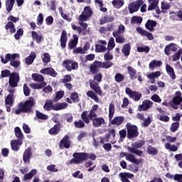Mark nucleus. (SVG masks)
Here are the masks:
<instances>
[{
    "instance_id": "nucleus-1",
    "label": "nucleus",
    "mask_w": 182,
    "mask_h": 182,
    "mask_svg": "<svg viewBox=\"0 0 182 182\" xmlns=\"http://www.w3.org/2000/svg\"><path fill=\"white\" fill-rule=\"evenodd\" d=\"M92 74L94 75L93 80H89L90 87L92 90L87 92V97H90L92 100H95L96 103H99L98 96H103V91H102V87L99 85V83H100L102 79H103V75L100 73Z\"/></svg>"
},
{
    "instance_id": "nucleus-2",
    "label": "nucleus",
    "mask_w": 182,
    "mask_h": 182,
    "mask_svg": "<svg viewBox=\"0 0 182 182\" xmlns=\"http://www.w3.org/2000/svg\"><path fill=\"white\" fill-rule=\"evenodd\" d=\"M73 158L70 159L69 164H80L87 160H96V155L95 154H87L85 152H75L73 154Z\"/></svg>"
},
{
    "instance_id": "nucleus-3",
    "label": "nucleus",
    "mask_w": 182,
    "mask_h": 182,
    "mask_svg": "<svg viewBox=\"0 0 182 182\" xmlns=\"http://www.w3.org/2000/svg\"><path fill=\"white\" fill-rule=\"evenodd\" d=\"M36 102L33 100H27L24 102H21L17 105L18 109L14 111L15 114L21 113H32V108Z\"/></svg>"
},
{
    "instance_id": "nucleus-4",
    "label": "nucleus",
    "mask_w": 182,
    "mask_h": 182,
    "mask_svg": "<svg viewBox=\"0 0 182 182\" xmlns=\"http://www.w3.org/2000/svg\"><path fill=\"white\" fill-rule=\"evenodd\" d=\"M1 63L4 65L6 64L7 62H10L11 66L13 68H19L21 66V60H16L17 58H19V54L17 53H7L5 55V58L3 56H1Z\"/></svg>"
},
{
    "instance_id": "nucleus-5",
    "label": "nucleus",
    "mask_w": 182,
    "mask_h": 182,
    "mask_svg": "<svg viewBox=\"0 0 182 182\" xmlns=\"http://www.w3.org/2000/svg\"><path fill=\"white\" fill-rule=\"evenodd\" d=\"M126 31V27L123 24H120L118 27V30H115L112 33V36L115 38V42L117 43H124L126 42V38L123 33Z\"/></svg>"
},
{
    "instance_id": "nucleus-6",
    "label": "nucleus",
    "mask_w": 182,
    "mask_h": 182,
    "mask_svg": "<svg viewBox=\"0 0 182 182\" xmlns=\"http://www.w3.org/2000/svg\"><path fill=\"white\" fill-rule=\"evenodd\" d=\"M126 129L127 132V137L129 140L132 139H136V137H139V127L136 125L132 124L130 122H127L126 124Z\"/></svg>"
},
{
    "instance_id": "nucleus-7",
    "label": "nucleus",
    "mask_w": 182,
    "mask_h": 182,
    "mask_svg": "<svg viewBox=\"0 0 182 182\" xmlns=\"http://www.w3.org/2000/svg\"><path fill=\"white\" fill-rule=\"evenodd\" d=\"M93 15V10L90 6H87L84 8V11L78 17V21H82V22H86L92 18Z\"/></svg>"
},
{
    "instance_id": "nucleus-8",
    "label": "nucleus",
    "mask_w": 182,
    "mask_h": 182,
    "mask_svg": "<svg viewBox=\"0 0 182 182\" xmlns=\"http://www.w3.org/2000/svg\"><path fill=\"white\" fill-rule=\"evenodd\" d=\"M78 23L80 26H77L75 24H71L72 29H73V31H77V33L79 35H82V34L83 36L86 35L85 31L87 29V26H88L87 23L82 22L80 20H78Z\"/></svg>"
},
{
    "instance_id": "nucleus-9",
    "label": "nucleus",
    "mask_w": 182,
    "mask_h": 182,
    "mask_svg": "<svg viewBox=\"0 0 182 182\" xmlns=\"http://www.w3.org/2000/svg\"><path fill=\"white\" fill-rule=\"evenodd\" d=\"M21 80V77L19 76V73L13 72L10 75L9 83L11 87H18V83Z\"/></svg>"
},
{
    "instance_id": "nucleus-10",
    "label": "nucleus",
    "mask_w": 182,
    "mask_h": 182,
    "mask_svg": "<svg viewBox=\"0 0 182 182\" xmlns=\"http://www.w3.org/2000/svg\"><path fill=\"white\" fill-rule=\"evenodd\" d=\"M63 68H65L68 72H72V70H76L79 65L77 62H72V60H65L63 62Z\"/></svg>"
},
{
    "instance_id": "nucleus-11",
    "label": "nucleus",
    "mask_w": 182,
    "mask_h": 182,
    "mask_svg": "<svg viewBox=\"0 0 182 182\" xmlns=\"http://www.w3.org/2000/svg\"><path fill=\"white\" fill-rule=\"evenodd\" d=\"M143 4H144L143 0H136L129 4L128 6L129 14H134V12H137Z\"/></svg>"
},
{
    "instance_id": "nucleus-12",
    "label": "nucleus",
    "mask_w": 182,
    "mask_h": 182,
    "mask_svg": "<svg viewBox=\"0 0 182 182\" xmlns=\"http://www.w3.org/2000/svg\"><path fill=\"white\" fill-rule=\"evenodd\" d=\"M125 93L128 95V96L134 100V102H139L140 99H141V93L136 91L132 90V89L127 87L125 89Z\"/></svg>"
},
{
    "instance_id": "nucleus-13",
    "label": "nucleus",
    "mask_w": 182,
    "mask_h": 182,
    "mask_svg": "<svg viewBox=\"0 0 182 182\" xmlns=\"http://www.w3.org/2000/svg\"><path fill=\"white\" fill-rule=\"evenodd\" d=\"M14 102L15 96L14 95V94H9L6 96L4 102L6 112H8V113H11V108L12 107V106H14Z\"/></svg>"
},
{
    "instance_id": "nucleus-14",
    "label": "nucleus",
    "mask_w": 182,
    "mask_h": 182,
    "mask_svg": "<svg viewBox=\"0 0 182 182\" xmlns=\"http://www.w3.org/2000/svg\"><path fill=\"white\" fill-rule=\"evenodd\" d=\"M148 2L149 4L148 6V11H153V9H155L157 15H160V14H161V10L159 9V0H148Z\"/></svg>"
},
{
    "instance_id": "nucleus-15",
    "label": "nucleus",
    "mask_w": 182,
    "mask_h": 182,
    "mask_svg": "<svg viewBox=\"0 0 182 182\" xmlns=\"http://www.w3.org/2000/svg\"><path fill=\"white\" fill-rule=\"evenodd\" d=\"M32 148L31 146L26 148L23 154V161L25 164H31V159L32 158Z\"/></svg>"
},
{
    "instance_id": "nucleus-16",
    "label": "nucleus",
    "mask_w": 182,
    "mask_h": 182,
    "mask_svg": "<svg viewBox=\"0 0 182 182\" xmlns=\"http://www.w3.org/2000/svg\"><path fill=\"white\" fill-rule=\"evenodd\" d=\"M151 106H153V102L144 100L142 102V105H139L138 110L139 112H146V110H149Z\"/></svg>"
},
{
    "instance_id": "nucleus-17",
    "label": "nucleus",
    "mask_w": 182,
    "mask_h": 182,
    "mask_svg": "<svg viewBox=\"0 0 182 182\" xmlns=\"http://www.w3.org/2000/svg\"><path fill=\"white\" fill-rule=\"evenodd\" d=\"M100 65H102V61L95 60L90 65V72H91V73H99V69L102 68Z\"/></svg>"
},
{
    "instance_id": "nucleus-18",
    "label": "nucleus",
    "mask_w": 182,
    "mask_h": 182,
    "mask_svg": "<svg viewBox=\"0 0 182 182\" xmlns=\"http://www.w3.org/2000/svg\"><path fill=\"white\" fill-rule=\"evenodd\" d=\"M70 140H69V136L65 135L60 141L59 143V147L60 149H69L70 147Z\"/></svg>"
},
{
    "instance_id": "nucleus-19",
    "label": "nucleus",
    "mask_w": 182,
    "mask_h": 182,
    "mask_svg": "<svg viewBox=\"0 0 182 182\" xmlns=\"http://www.w3.org/2000/svg\"><path fill=\"white\" fill-rule=\"evenodd\" d=\"M170 50L171 52H177V44L171 43L168 45L166 46L164 48L165 55H166L167 56H170L171 53Z\"/></svg>"
},
{
    "instance_id": "nucleus-20",
    "label": "nucleus",
    "mask_w": 182,
    "mask_h": 182,
    "mask_svg": "<svg viewBox=\"0 0 182 182\" xmlns=\"http://www.w3.org/2000/svg\"><path fill=\"white\" fill-rule=\"evenodd\" d=\"M40 72L43 75H49L50 76H52V77H56V76H58L57 72L52 68H43Z\"/></svg>"
},
{
    "instance_id": "nucleus-21",
    "label": "nucleus",
    "mask_w": 182,
    "mask_h": 182,
    "mask_svg": "<svg viewBox=\"0 0 182 182\" xmlns=\"http://www.w3.org/2000/svg\"><path fill=\"white\" fill-rule=\"evenodd\" d=\"M73 39L70 40L68 43V49H75L77 46V43L79 42V37L76 34H73Z\"/></svg>"
},
{
    "instance_id": "nucleus-22",
    "label": "nucleus",
    "mask_w": 182,
    "mask_h": 182,
    "mask_svg": "<svg viewBox=\"0 0 182 182\" xmlns=\"http://www.w3.org/2000/svg\"><path fill=\"white\" fill-rule=\"evenodd\" d=\"M60 42L61 48H66V43L68 42V33L65 30H63L61 33Z\"/></svg>"
},
{
    "instance_id": "nucleus-23",
    "label": "nucleus",
    "mask_w": 182,
    "mask_h": 182,
    "mask_svg": "<svg viewBox=\"0 0 182 182\" xmlns=\"http://www.w3.org/2000/svg\"><path fill=\"white\" fill-rule=\"evenodd\" d=\"M166 73L168 75V76L172 79V80H176V73L174 72V68L171 67V65L166 64Z\"/></svg>"
},
{
    "instance_id": "nucleus-24",
    "label": "nucleus",
    "mask_w": 182,
    "mask_h": 182,
    "mask_svg": "<svg viewBox=\"0 0 182 182\" xmlns=\"http://www.w3.org/2000/svg\"><path fill=\"white\" fill-rule=\"evenodd\" d=\"M127 73L129 75L131 80H136L137 79V70L132 66L127 67Z\"/></svg>"
},
{
    "instance_id": "nucleus-25",
    "label": "nucleus",
    "mask_w": 182,
    "mask_h": 182,
    "mask_svg": "<svg viewBox=\"0 0 182 182\" xmlns=\"http://www.w3.org/2000/svg\"><path fill=\"white\" fill-rule=\"evenodd\" d=\"M48 133L50 136H57V134H59L60 133V123L55 124L53 127L48 130Z\"/></svg>"
},
{
    "instance_id": "nucleus-26",
    "label": "nucleus",
    "mask_w": 182,
    "mask_h": 182,
    "mask_svg": "<svg viewBox=\"0 0 182 182\" xmlns=\"http://www.w3.org/2000/svg\"><path fill=\"white\" fill-rule=\"evenodd\" d=\"M156 26H157V21L154 20H148L145 24L146 29H148L150 32H153Z\"/></svg>"
},
{
    "instance_id": "nucleus-27",
    "label": "nucleus",
    "mask_w": 182,
    "mask_h": 182,
    "mask_svg": "<svg viewBox=\"0 0 182 182\" xmlns=\"http://www.w3.org/2000/svg\"><path fill=\"white\" fill-rule=\"evenodd\" d=\"M105 123L103 117H96L92 119V125L94 127H101L102 124H105Z\"/></svg>"
},
{
    "instance_id": "nucleus-28",
    "label": "nucleus",
    "mask_w": 182,
    "mask_h": 182,
    "mask_svg": "<svg viewBox=\"0 0 182 182\" xmlns=\"http://www.w3.org/2000/svg\"><path fill=\"white\" fill-rule=\"evenodd\" d=\"M19 146H22V141L21 140H11V147L14 151H18L20 149Z\"/></svg>"
},
{
    "instance_id": "nucleus-29",
    "label": "nucleus",
    "mask_w": 182,
    "mask_h": 182,
    "mask_svg": "<svg viewBox=\"0 0 182 182\" xmlns=\"http://www.w3.org/2000/svg\"><path fill=\"white\" fill-rule=\"evenodd\" d=\"M111 22H114V17L106 15L100 20V25H105V23H110Z\"/></svg>"
},
{
    "instance_id": "nucleus-30",
    "label": "nucleus",
    "mask_w": 182,
    "mask_h": 182,
    "mask_svg": "<svg viewBox=\"0 0 182 182\" xmlns=\"http://www.w3.org/2000/svg\"><path fill=\"white\" fill-rule=\"evenodd\" d=\"M68 107V103L66 102H58L55 105L53 104V110L58 112L59 110H63Z\"/></svg>"
},
{
    "instance_id": "nucleus-31",
    "label": "nucleus",
    "mask_w": 182,
    "mask_h": 182,
    "mask_svg": "<svg viewBox=\"0 0 182 182\" xmlns=\"http://www.w3.org/2000/svg\"><path fill=\"white\" fill-rule=\"evenodd\" d=\"M31 38L37 43H41L43 41V36L38 34L36 31H31Z\"/></svg>"
},
{
    "instance_id": "nucleus-32",
    "label": "nucleus",
    "mask_w": 182,
    "mask_h": 182,
    "mask_svg": "<svg viewBox=\"0 0 182 182\" xmlns=\"http://www.w3.org/2000/svg\"><path fill=\"white\" fill-rule=\"evenodd\" d=\"M124 122V117L118 116L115 117L112 121L111 124L115 126H120Z\"/></svg>"
},
{
    "instance_id": "nucleus-33",
    "label": "nucleus",
    "mask_w": 182,
    "mask_h": 182,
    "mask_svg": "<svg viewBox=\"0 0 182 182\" xmlns=\"http://www.w3.org/2000/svg\"><path fill=\"white\" fill-rule=\"evenodd\" d=\"M43 109L47 112H50V110H53V101L51 100H46L43 105Z\"/></svg>"
},
{
    "instance_id": "nucleus-34",
    "label": "nucleus",
    "mask_w": 182,
    "mask_h": 182,
    "mask_svg": "<svg viewBox=\"0 0 182 182\" xmlns=\"http://www.w3.org/2000/svg\"><path fill=\"white\" fill-rule=\"evenodd\" d=\"M132 49V46H130V43L124 44L122 47V52L124 56L127 58L130 55V50Z\"/></svg>"
},
{
    "instance_id": "nucleus-35",
    "label": "nucleus",
    "mask_w": 182,
    "mask_h": 182,
    "mask_svg": "<svg viewBox=\"0 0 182 182\" xmlns=\"http://www.w3.org/2000/svg\"><path fill=\"white\" fill-rule=\"evenodd\" d=\"M126 160H127V161H130V163H133L134 164H140V163H141L140 160L136 159V156H134V155L132 154H128L127 155Z\"/></svg>"
},
{
    "instance_id": "nucleus-36",
    "label": "nucleus",
    "mask_w": 182,
    "mask_h": 182,
    "mask_svg": "<svg viewBox=\"0 0 182 182\" xmlns=\"http://www.w3.org/2000/svg\"><path fill=\"white\" fill-rule=\"evenodd\" d=\"M6 31H9L10 33H15L16 32V28H15V24L12 21H9L5 26Z\"/></svg>"
},
{
    "instance_id": "nucleus-37",
    "label": "nucleus",
    "mask_w": 182,
    "mask_h": 182,
    "mask_svg": "<svg viewBox=\"0 0 182 182\" xmlns=\"http://www.w3.org/2000/svg\"><path fill=\"white\" fill-rule=\"evenodd\" d=\"M81 119L85 124H89L90 123V117H89L88 111H83L81 114Z\"/></svg>"
},
{
    "instance_id": "nucleus-38",
    "label": "nucleus",
    "mask_w": 182,
    "mask_h": 182,
    "mask_svg": "<svg viewBox=\"0 0 182 182\" xmlns=\"http://www.w3.org/2000/svg\"><path fill=\"white\" fill-rule=\"evenodd\" d=\"M31 77L33 78V80L34 82H40L41 83H43L45 81V77H43V75L38 73H33L31 75Z\"/></svg>"
},
{
    "instance_id": "nucleus-39",
    "label": "nucleus",
    "mask_w": 182,
    "mask_h": 182,
    "mask_svg": "<svg viewBox=\"0 0 182 182\" xmlns=\"http://www.w3.org/2000/svg\"><path fill=\"white\" fill-rule=\"evenodd\" d=\"M119 177L122 180H129V178H133L134 175L129 172H121L119 173Z\"/></svg>"
},
{
    "instance_id": "nucleus-40",
    "label": "nucleus",
    "mask_w": 182,
    "mask_h": 182,
    "mask_svg": "<svg viewBox=\"0 0 182 182\" xmlns=\"http://www.w3.org/2000/svg\"><path fill=\"white\" fill-rule=\"evenodd\" d=\"M36 174V171L35 169H32L29 173L24 174L23 178V181H28V180H32L33 176Z\"/></svg>"
},
{
    "instance_id": "nucleus-41",
    "label": "nucleus",
    "mask_w": 182,
    "mask_h": 182,
    "mask_svg": "<svg viewBox=\"0 0 182 182\" xmlns=\"http://www.w3.org/2000/svg\"><path fill=\"white\" fill-rule=\"evenodd\" d=\"M146 151L151 156H157L159 154V149L151 145L148 146Z\"/></svg>"
},
{
    "instance_id": "nucleus-42",
    "label": "nucleus",
    "mask_w": 182,
    "mask_h": 182,
    "mask_svg": "<svg viewBox=\"0 0 182 182\" xmlns=\"http://www.w3.org/2000/svg\"><path fill=\"white\" fill-rule=\"evenodd\" d=\"M156 119L160 122H164V123H167L170 122V117L166 115L164 113L163 114H158L156 116Z\"/></svg>"
},
{
    "instance_id": "nucleus-43",
    "label": "nucleus",
    "mask_w": 182,
    "mask_h": 182,
    "mask_svg": "<svg viewBox=\"0 0 182 182\" xmlns=\"http://www.w3.org/2000/svg\"><path fill=\"white\" fill-rule=\"evenodd\" d=\"M112 4L116 9H120L124 5V0H113Z\"/></svg>"
},
{
    "instance_id": "nucleus-44",
    "label": "nucleus",
    "mask_w": 182,
    "mask_h": 182,
    "mask_svg": "<svg viewBox=\"0 0 182 182\" xmlns=\"http://www.w3.org/2000/svg\"><path fill=\"white\" fill-rule=\"evenodd\" d=\"M110 136L114 139L116 137V130L114 129H108V134H106L104 139L105 141L109 142V139H110Z\"/></svg>"
},
{
    "instance_id": "nucleus-45",
    "label": "nucleus",
    "mask_w": 182,
    "mask_h": 182,
    "mask_svg": "<svg viewBox=\"0 0 182 182\" xmlns=\"http://www.w3.org/2000/svg\"><path fill=\"white\" fill-rule=\"evenodd\" d=\"M15 5V0H6V9L7 12H11L14 9Z\"/></svg>"
},
{
    "instance_id": "nucleus-46",
    "label": "nucleus",
    "mask_w": 182,
    "mask_h": 182,
    "mask_svg": "<svg viewBox=\"0 0 182 182\" xmlns=\"http://www.w3.org/2000/svg\"><path fill=\"white\" fill-rule=\"evenodd\" d=\"M163 65V63L161 61H157L156 60H154L150 62L149 63V69H151L152 70H154V68H159Z\"/></svg>"
},
{
    "instance_id": "nucleus-47",
    "label": "nucleus",
    "mask_w": 182,
    "mask_h": 182,
    "mask_svg": "<svg viewBox=\"0 0 182 182\" xmlns=\"http://www.w3.org/2000/svg\"><path fill=\"white\" fill-rule=\"evenodd\" d=\"M35 59H36V53H33L29 56L26 57V65H32Z\"/></svg>"
},
{
    "instance_id": "nucleus-48",
    "label": "nucleus",
    "mask_w": 182,
    "mask_h": 182,
    "mask_svg": "<svg viewBox=\"0 0 182 182\" xmlns=\"http://www.w3.org/2000/svg\"><path fill=\"white\" fill-rule=\"evenodd\" d=\"M14 133L17 139H18L19 140L23 139V134L22 133V131L21 130V128H19V127H15Z\"/></svg>"
},
{
    "instance_id": "nucleus-49",
    "label": "nucleus",
    "mask_w": 182,
    "mask_h": 182,
    "mask_svg": "<svg viewBox=\"0 0 182 182\" xmlns=\"http://www.w3.org/2000/svg\"><path fill=\"white\" fill-rule=\"evenodd\" d=\"M146 144L145 140H140L132 144V149H141Z\"/></svg>"
},
{
    "instance_id": "nucleus-50",
    "label": "nucleus",
    "mask_w": 182,
    "mask_h": 182,
    "mask_svg": "<svg viewBox=\"0 0 182 182\" xmlns=\"http://www.w3.org/2000/svg\"><path fill=\"white\" fill-rule=\"evenodd\" d=\"M36 117L37 119H39V120H48V119H49L48 115L41 112L39 110H36Z\"/></svg>"
},
{
    "instance_id": "nucleus-51",
    "label": "nucleus",
    "mask_w": 182,
    "mask_h": 182,
    "mask_svg": "<svg viewBox=\"0 0 182 182\" xmlns=\"http://www.w3.org/2000/svg\"><path fill=\"white\" fill-rule=\"evenodd\" d=\"M178 129H180V122H175L171 124L169 129L170 132H171L172 133H176V132H177Z\"/></svg>"
},
{
    "instance_id": "nucleus-52",
    "label": "nucleus",
    "mask_w": 182,
    "mask_h": 182,
    "mask_svg": "<svg viewBox=\"0 0 182 182\" xmlns=\"http://www.w3.org/2000/svg\"><path fill=\"white\" fill-rule=\"evenodd\" d=\"M30 87H31L33 89H43V87H45L46 86V83L45 82L41 83H31L29 85Z\"/></svg>"
},
{
    "instance_id": "nucleus-53",
    "label": "nucleus",
    "mask_w": 182,
    "mask_h": 182,
    "mask_svg": "<svg viewBox=\"0 0 182 182\" xmlns=\"http://www.w3.org/2000/svg\"><path fill=\"white\" fill-rule=\"evenodd\" d=\"M70 99L72 100L73 103H79L80 101L79 99V94L76 92H74L70 95Z\"/></svg>"
},
{
    "instance_id": "nucleus-54",
    "label": "nucleus",
    "mask_w": 182,
    "mask_h": 182,
    "mask_svg": "<svg viewBox=\"0 0 182 182\" xmlns=\"http://www.w3.org/2000/svg\"><path fill=\"white\" fill-rule=\"evenodd\" d=\"M113 116H114V104L111 103L109 106V114L108 117L109 120H112L113 119Z\"/></svg>"
},
{
    "instance_id": "nucleus-55",
    "label": "nucleus",
    "mask_w": 182,
    "mask_h": 182,
    "mask_svg": "<svg viewBox=\"0 0 182 182\" xmlns=\"http://www.w3.org/2000/svg\"><path fill=\"white\" fill-rule=\"evenodd\" d=\"M107 48H106V46L100 44H96L95 45V52L97 53H102L103 52H106Z\"/></svg>"
},
{
    "instance_id": "nucleus-56",
    "label": "nucleus",
    "mask_w": 182,
    "mask_h": 182,
    "mask_svg": "<svg viewBox=\"0 0 182 182\" xmlns=\"http://www.w3.org/2000/svg\"><path fill=\"white\" fill-rule=\"evenodd\" d=\"M127 150L129 153H134L136 156H141L143 154V151L130 146H127Z\"/></svg>"
},
{
    "instance_id": "nucleus-57",
    "label": "nucleus",
    "mask_w": 182,
    "mask_h": 182,
    "mask_svg": "<svg viewBox=\"0 0 182 182\" xmlns=\"http://www.w3.org/2000/svg\"><path fill=\"white\" fill-rule=\"evenodd\" d=\"M116 46V43H114V38L111 37L108 41L107 50H113Z\"/></svg>"
},
{
    "instance_id": "nucleus-58",
    "label": "nucleus",
    "mask_w": 182,
    "mask_h": 182,
    "mask_svg": "<svg viewBox=\"0 0 182 182\" xmlns=\"http://www.w3.org/2000/svg\"><path fill=\"white\" fill-rule=\"evenodd\" d=\"M165 149H166V150H169L170 151H177V150H178V147H177V146L174 144L171 145V144L168 142L165 144Z\"/></svg>"
},
{
    "instance_id": "nucleus-59",
    "label": "nucleus",
    "mask_w": 182,
    "mask_h": 182,
    "mask_svg": "<svg viewBox=\"0 0 182 182\" xmlns=\"http://www.w3.org/2000/svg\"><path fill=\"white\" fill-rule=\"evenodd\" d=\"M114 80L117 83H120L124 80V75L120 73H117L114 75Z\"/></svg>"
},
{
    "instance_id": "nucleus-60",
    "label": "nucleus",
    "mask_w": 182,
    "mask_h": 182,
    "mask_svg": "<svg viewBox=\"0 0 182 182\" xmlns=\"http://www.w3.org/2000/svg\"><path fill=\"white\" fill-rule=\"evenodd\" d=\"M21 36H23V28H20L17 30L16 33L14 34L15 40L19 41Z\"/></svg>"
},
{
    "instance_id": "nucleus-61",
    "label": "nucleus",
    "mask_w": 182,
    "mask_h": 182,
    "mask_svg": "<svg viewBox=\"0 0 182 182\" xmlns=\"http://www.w3.org/2000/svg\"><path fill=\"white\" fill-rule=\"evenodd\" d=\"M63 96H65V91H58L55 93V97L54 98V102H59V100H60V99H62V97H63Z\"/></svg>"
},
{
    "instance_id": "nucleus-62",
    "label": "nucleus",
    "mask_w": 182,
    "mask_h": 182,
    "mask_svg": "<svg viewBox=\"0 0 182 182\" xmlns=\"http://www.w3.org/2000/svg\"><path fill=\"white\" fill-rule=\"evenodd\" d=\"M143 22V18L141 16H134L131 19V23H141Z\"/></svg>"
},
{
    "instance_id": "nucleus-63",
    "label": "nucleus",
    "mask_w": 182,
    "mask_h": 182,
    "mask_svg": "<svg viewBox=\"0 0 182 182\" xmlns=\"http://www.w3.org/2000/svg\"><path fill=\"white\" fill-rule=\"evenodd\" d=\"M181 55H182V49H179L176 53L173 55L172 56L173 62H176V60H178Z\"/></svg>"
},
{
    "instance_id": "nucleus-64",
    "label": "nucleus",
    "mask_w": 182,
    "mask_h": 182,
    "mask_svg": "<svg viewBox=\"0 0 182 182\" xmlns=\"http://www.w3.org/2000/svg\"><path fill=\"white\" fill-rule=\"evenodd\" d=\"M171 102L175 106H178V105L182 103V97H173Z\"/></svg>"
}]
</instances>
